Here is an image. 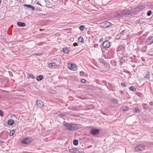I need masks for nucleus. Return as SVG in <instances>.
Returning a JSON list of instances; mask_svg holds the SVG:
<instances>
[{
    "mask_svg": "<svg viewBox=\"0 0 153 153\" xmlns=\"http://www.w3.org/2000/svg\"><path fill=\"white\" fill-rule=\"evenodd\" d=\"M79 43H83L84 42V39L82 36L80 37L78 40Z\"/></svg>",
    "mask_w": 153,
    "mask_h": 153,
    "instance_id": "aec40b11",
    "label": "nucleus"
},
{
    "mask_svg": "<svg viewBox=\"0 0 153 153\" xmlns=\"http://www.w3.org/2000/svg\"><path fill=\"white\" fill-rule=\"evenodd\" d=\"M4 143L3 141L0 140V143Z\"/></svg>",
    "mask_w": 153,
    "mask_h": 153,
    "instance_id": "09e8293b",
    "label": "nucleus"
},
{
    "mask_svg": "<svg viewBox=\"0 0 153 153\" xmlns=\"http://www.w3.org/2000/svg\"><path fill=\"white\" fill-rule=\"evenodd\" d=\"M15 132V131L14 129H13L11 131L9 134L10 136H12L13 135V134Z\"/></svg>",
    "mask_w": 153,
    "mask_h": 153,
    "instance_id": "a878e982",
    "label": "nucleus"
},
{
    "mask_svg": "<svg viewBox=\"0 0 153 153\" xmlns=\"http://www.w3.org/2000/svg\"><path fill=\"white\" fill-rule=\"evenodd\" d=\"M145 7V5L144 4H142L140 6L137 7L138 8L139 11H141Z\"/></svg>",
    "mask_w": 153,
    "mask_h": 153,
    "instance_id": "f3484780",
    "label": "nucleus"
},
{
    "mask_svg": "<svg viewBox=\"0 0 153 153\" xmlns=\"http://www.w3.org/2000/svg\"><path fill=\"white\" fill-rule=\"evenodd\" d=\"M14 123V120L12 119H10L8 120L7 123L9 126H12Z\"/></svg>",
    "mask_w": 153,
    "mask_h": 153,
    "instance_id": "4468645a",
    "label": "nucleus"
},
{
    "mask_svg": "<svg viewBox=\"0 0 153 153\" xmlns=\"http://www.w3.org/2000/svg\"><path fill=\"white\" fill-rule=\"evenodd\" d=\"M3 111L1 110H0V115L1 116H3Z\"/></svg>",
    "mask_w": 153,
    "mask_h": 153,
    "instance_id": "72a5a7b5",
    "label": "nucleus"
},
{
    "mask_svg": "<svg viewBox=\"0 0 153 153\" xmlns=\"http://www.w3.org/2000/svg\"><path fill=\"white\" fill-rule=\"evenodd\" d=\"M16 117V116L14 114H13L11 116V117Z\"/></svg>",
    "mask_w": 153,
    "mask_h": 153,
    "instance_id": "de8ad7c7",
    "label": "nucleus"
},
{
    "mask_svg": "<svg viewBox=\"0 0 153 153\" xmlns=\"http://www.w3.org/2000/svg\"><path fill=\"white\" fill-rule=\"evenodd\" d=\"M43 77L42 75H39L36 77V79L37 81H40L42 79Z\"/></svg>",
    "mask_w": 153,
    "mask_h": 153,
    "instance_id": "6ab92c4d",
    "label": "nucleus"
},
{
    "mask_svg": "<svg viewBox=\"0 0 153 153\" xmlns=\"http://www.w3.org/2000/svg\"><path fill=\"white\" fill-rule=\"evenodd\" d=\"M68 151L71 153H80L79 151L76 149H71L68 150Z\"/></svg>",
    "mask_w": 153,
    "mask_h": 153,
    "instance_id": "9b49d317",
    "label": "nucleus"
},
{
    "mask_svg": "<svg viewBox=\"0 0 153 153\" xmlns=\"http://www.w3.org/2000/svg\"><path fill=\"white\" fill-rule=\"evenodd\" d=\"M42 54H43V53H35L34 55H35L39 56H40V55H42Z\"/></svg>",
    "mask_w": 153,
    "mask_h": 153,
    "instance_id": "2f4dec72",
    "label": "nucleus"
},
{
    "mask_svg": "<svg viewBox=\"0 0 153 153\" xmlns=\"http://www.w3.org/2000/svg\"><path fill=\"white\" fill-rule=\"evenodd\" d=\"M145 22H145V21H143L142 22L141 21V22H140V24H143L144 23H145Z\"/></svg>",
    "mask_w": 153,
    "mask_h": 153,
    "instance_id": "c03bdc74",
    "label": "nucleus"
},
{
    "mask_svg": "<svg viewBox=\"0 0 153 153\" xmlns=\"http://www.w3.org/2000/svg\"><path fill=\"white\" fill-rule=\"evenodd\" d=\"M25 7H27L29 9H30L34 11V8L31 5H25Z\"/></svg>",
    "mask_w": 153,
    "mask_h": 153,
    "instance_id": "2eb2a0df",
    "label": "nucleus"
},
{
    "mask_svg": "<svg viewBox=\"0 0 153 153\" xmlns=\"http://www.w3.org/2000/svg\"><path fill=\"white\" fill-rule=\"evenodd\" d=\"M81 82L83 83H85L86 82V80L84 79H82Z\"/></svg>",
    "mask_w": 153,
    "mask_h": 153,
    "instance_id": "e433bc0d",
    "label": "nucleus"
},
{
    "mask_svg": "<svg viewBox=\"0 0 153 153\" xmlns=\"http://www.w3.org/2000/svg\"><path fill=\"white\" fill-rule=\"evenodd\" d=\"M100 62L103 63L104 62V60L103 59H101V60H100Z\"/></svg>",
    "mask_w": 153,
    "mask_h": 153,
    "instance_id": "a18cd8bd",
    "label": "nucleus"
},
{
    "mask_svg": "<svg viewBox=\"0 0 153 153\" xmlns=\"http://www.w3.org/2000/svg\"><path fill=\"white\" fill-rule=\"evenodd\" d=\"M129 89L130 91H135L136 90V88H135L133 86L130 87L129 88Z\"/></svg>",
    "mask_w": 153,
    "mask_h": 153,
    "instance_id": "4be33fe9",
    "label": "nucleus"
},
{
    "mask_svg": "<svg viewBox=\"0 0 153 153\" xmlns=\"http://www.w3.org/2000/svg\"><path fill=\"white\" fill-rule=\"evenodd\" d=\"M18 1H19L21 3H23L25 0H17Z\"/></svg>",
    "mask_w": 153,
    "mask_h": 153,
    "instance_id": "4c0bfd02",
    "label": "nucleus"
},
{
    "mask_svg": "<svg viewBox=\"0 0 153 153\" xmlns=\"http://www.w3.org/2000/svg\"><path fill=\"white\" fill-rule=\"evenodd\" d=\"M143 107L144 108L147 109L149 108V105L146 104H144L143 105Z\"/></svg>",
    "mask_w": 153,
    "mask_h": 153,
    "instance_id": "393cba45",
    "label": "nucleus"
},
{
    "mask_svg": "<svg viewBox=\"0 0 153 153\" xmlns=\"http://www.w3.org/2000/svg\"><path fill=\"white\" fill-rule=\"evenodd\" d=\"M120 93H121V94H123V91H120Z\"/></svg>",
    "mask_w": 153,
    "mask_h": 153,
    "instance_id": "8fccbe9b",
    "label": "nucleus"
},
{
    "mask_svg": "<svg viewBox=\"0 0 153 153\" xmlns=\"http://www.w3.org/2000/svg\"><path fill=\"white\" fill-rule=\"evenodd\" d=\"M110 45V42L108 41H105L103 44V46L106 48H109Z\"/></svg>",
    "mask_w": 153,
    "mask_h": 153,
    "instance_id": "1a4fd4ad",
    "label": "nucleus"
},
{
    "mask_svg": "<svg viewBox=\"0 0 153 153\" xmlns=\"http://www.w3.org/2000/svg\"><path fill=\"white\" fill-rule=\"evenodd\" d=\"M17 25L20 27H24L25 25V24L24 23L18 22H17Z\"/></svg>",
    "mask_w": 153,
    "mask_h": 153,
    "instance_id": "dca6fc26",
    "label": "nucleus"
},
{
    "mask_svg": "<svg viewBox=\"0 0 153 153\" xmlns=\"http://www.w3.org/2000/svg\"><path fill=\"white\" fill-rule=\"evenodd\" d=\"M121 85L123 87H126V85L125 84V83L124 82L121 83Z\"/></svg>",
    "mask_w": 153,
    "mask_h": 153,
    "instance_id": "473e14b6",
    "label": "nucleus"
},
{
    "mask_svg": "<svg viewBox=\"0 0 153 153\" xmlns=\"http://www.w3.org/2000/svg\"><path fill=\"white\" fill-rule=\"evenodd\" d=\"M139 109L138 108H136L135 109V111L136 112H138L139 111Z\"/></svg>",
    "mask_w": 153,
    "mask_h": 153,
    "instance_id": "ea45409f",
    "label": "nucleus"
},
{
    "mask_svg": "<svg viewBox=\"0 0 153 153\" xmlns=\"http://www.w3.org/2000/svg\"><path fill=\"white\" fill-rule=\"evenodd\" d=\"M29 76L30 78H31L33 79H34L35 78L34 76L32 74H29L28 75Z\"/></svg>",
    "mask_w": 153,
    "mask_h": 153,
    "instance_id": "cd10ccee",
    "label": "nucleus"
},
{
    "mask_svg": "<svg viewBox=\"0 0 153 153\" xmlns=\"http://www.w3.org/2000/svg\"><path fill=\"white\" fill-rule=\"evenodd\" d=\"M130 10L132 11V14L135 12H137L138 11H139L138 8L137 7H135L132 9H130Z\"/></svg>",
    "mask_w": 153,
    "mask_h": 153,
    "instance_id": "ddd939ff",
    "label": "nucleus"
},
{
    "mask_svg": "<svg viewBox=\"0 0 153 153\" xmlns=\"http://www.w3.org/2000/svg\"><path fill=\"white\" fill-rule=\"evenodd\" d=\"M99 132V130L98 129H92L90 132V133L91 135H95L98 134Z\"/></svg>",
    "mask_w": 153,
    "mask_h": 153,
    "instance_id": "423d86ee",
    "label": "nucleus"
},
{
    "mask_svg": "<svg viewBox=\"0 0 153 153\" xmlns=\"http://www.w3.org/2000/svg\"><path fill=\"white\" fill-rule=\"evenodd\" d=\"M124 16L127 17L128 16L131 15L132 14V11L130 10L123 11Z\"/></svg>",
    "mask_w": 153,
    "mask_h": 153,
    "instance_id": "0eeeda50",
    "label": "nucleus"
},
{
    "mask_svg": "<svg viewBox=\"0 0 153 153\" xmlns=\"http://www.w3.org/2000/svg\"><path fill=\"white\" fill-rule=\"evenodd\" d=\"M113 101L115 103H117L118 102L117 100L116 99H113Z\"/></svg>",
    "mask_w": 153,
    "mask_h": 153,
    "instance_id": "c9c22d12",
    "label": "nucleus"
},
{
    "mask_svg": "<svg viewBox=\"0 0 153 153\" xmlns=\"http://www.w3.org/2000/svg\"><path fill=\"white\" fill-rule=\"evenodd\" d=\"M80 75H81L82 76V75H83V74H84V73H83V72H82V71H81V72H80Z\"/></svg>",
    "mask_w": 153,
    "mask_h": 153,
    "instance_id": "37998d69",
    "label": "nucleus"
},
{
    "mask_svg": "<svg viewBox=\"0 0 153 153\" xmlns=\"http://www.w3.org/2000/svg\"><path fill=\"white\" fill-rule=\"evenodd\" d=\"M36 106H37L38 107L40 108H42L44 105L43 102L40 100H38L36 102V104H35Z\"/></svg>",
    "mask_w": 153,
    "mask_h": 153,
    "instance_id": "39448f33",
    "label": "nucleus"
},
{
    "mask_svg": "<svg viewBox=\"0 0 153 153\" xmlns=\"http://www.w3.org/2000/svg\"><path fill=\"white\" fill-rule=\"evenodd\" d=\"M73 45L74 46H77L78 45V44L76 42H75L73 44Z\"/></svg>",
    "mask_w": 153,
    "mask_h": 153,
    "instance_id": "a19ab883",
    "label": "nucleus"
},
{
    "mask_svg": "<svg viewBox=\"0 0 153 153\" xmlns=\"http://www.w3.org/2000/svg\"><path fill=\"white\" fill-rule=\"evenodd\" d=\"M68 68L70 70L75 71L77 69V66L74 64L69 63L67 65Z\"/></svg>",
    "mask_w": 153,
    "mask_h": 153,
    "instance_id": "20e7f679",
    "label": "nucleus"
},
{
    "mask_svg": "<svg viewBox=\"0 0 153 153\" xmlns=\"http://www.w3.org/2000/svg\"><path fill=\"white\" fill-rule=\"evenodd\" d=\"M150 77V73L149 72H148L147 73V74H146L145 78V79H149Z\"/></svg>",
    "mask_w": 153,
    "mask_h": 153,
    "instance_id": "412c9836",
    "label": "nucleus"
},
{
    "mask_svg": "<svg viewBox=\"0 0 153 153\" xmlns=\"http://www.w3.org/2000/svg\"><path fill=\"white\" fill-rule=\"evenodd\" d=\"M73 143L74 145L77 146L78 144V141L77 140H73Z\"/></svg>",
    "mask_w": 153,
    "mask_h": 153,
    "instance_id": "b1692460",
    "label": "nucleus"
},
{
    "mask_svg": "<svg viewBox=\"0 0 153 153\" xmlns=\"http://www.w3.org/2000/svg\"><path fill=\"white\" fill-rule=\"evenodd\" d=\"M30 140L29 139L26 138L22 140V142L24 144H28L30 143Z\"/></svg>",
    "mask_w": 153,
    "mask_h": 153,
    "instance_id": "9d476101",
    "label": "nucleus"
},
{
    "mask_svg": "<svg viewBox=\"0 0 153 153\" xmlns=\"http://www.w3.org/2000/svg\"><path fill=\"white\" fill-rule=\"evenodd\" d=\"M55 65V64L54 63H51L48 64V66L50 68H51L52 67H54Z\"/></svg>",
    "mask_w": 153,
    "mask_h": 153,
    "instance_id": "a211bd4d",
    "label": "nucleus"
},
{
    "mask_svg": "<svg viewBox=\"0 0 153 153\" xmlns=\"http://www.w3.org/2000/svg\"><path fill=\"white\" fill-rule=\"evenodd\" d=\"M128 107L125 106L123 108V111H126L127 110H128Z\"/></svg>",
    "mask_w": 153,
    "mask_h": 153,
    "instance_id": "c756f323",
    "label": "nucleus"
},
{
    "mask_svg": "<svg viewBox=\"0 0 153 153\" xmlns=\"http://www.w3.org/2000/svg\"><path fill=\"white\" fill-rule=\"evenodd\" d=\"M1 0H0V3H1Z\"/></svg>",
    "mask_w": 153,
    "mask_h": 153,
    "instance_id": "864d4df0",
    "label": "nucleus"
},
{
    "mask_svg": "<svg viewBox=\"0 0 153 153\" xmlns=\"http://www.w3.org/2000/svg\"><path fill=\"white\" fill-rule=\"evenodd\" d=\"M145 149V146L144 145L139 144L135 148V151L138 152L142 151Z\"/></svg>",
    "mask_w": 153,
    "mask_h": 153,
    "instance_id": "f03ea898",
    "label": "nucleus"
},
{
    "mask_svg": "<svg viewBox=\"0 0 153 153\" xmlns=\"http://www.w3.org/2000/svg\"><path fill=\"white\" fill-rule=\"evenodd\" d=\"M85 28V26L83 25H81L79 27V29L81 31L83 30Z\"/></svg>",
    "mask_w": 153,
    "mask_h": 153,
    "instance_id": "bb28decb",
    "label": "nucleus"
},
{
    "mask_svg": "<svg viewBox=\"0 0 153 153\" xmlns=\"http://www.w3.org/2000/svg\"><path fill=\"white\" fill-rule=\"evenodd\" d=\"M111 25V24L108 22L105 21L100 23V26L101 27L107 28L109 27Z\"/></svg>",
    "mask_w": 153,
    "mask_h": 153,
    "instance_id": "f257e3e1",
    "label": "nucleus"
},
{
    "mask_svg": "<svg viewBox=\"0 0 153 153\" xmlns=\"http://www.w3.org/2000/svg\"><path fill=\"white\" fill-rule=\"evenodd\" d=\"M149 104L151 105H153V102H151L149 103Z\"/></svg>",
    "mask_w": 153,
    "mask_h": 153,
    "instance_id": "49530a36",
    "label": "nucleus"
},
{
    "mask_svg": "<svg viewBox=\"0 0 153 153\" xmlns=\"http://www.w3.org/2000/svg\"><path fill=\"white\" fill-rule=\"evenodd\" d=\"M123 12H120L117 13L116 15H114V16L116 17H120L124 16Z\"/></svg>",
    "mask_w": 153,
    "mask_h": 153,
    "instance_id": "f8f14e48",
    "label": "nucleus"
},
{
    "mask_svg": "<svg viewBox=\"0 0 153 153\" xmlns=\"http://www.w3.org/2000/svg\"><path fill=\"white\" fill-rule=\"evenodd\" d=\"M39 30H40V31H41V30H42L41 29H40Z\"/></svg>",
    "mask_w": 153,
    "mask_h": 153,
    "instance_id": "603ef678",
    "label": "nucleus"
},
{
    "mask_svg": "<svg viewBox=\"0 0 153 153\" xmlns=\"http://www.w3.org/2000/svg\"><path fill=\"white\" fill-rule=\"evenodd\" d=\"M63 125L65 126H66L67 128V126H68L69 125V124H68L67 123H65V122L63 123Z\"/></svg>",
    "mask_w": 153,
    "mask_h": 153,
    "instance_id": "f704fd0d",
    "label": "nucleus"
},
{
    "mask_svg": "<svg viewBox=\"0 0 153 153\" xmlns=\"http://www.w3.org/2000/svg\"><path fill=\"white\" fill-rule=\"evenodd\" d=\"M152 13V12L151 10H149L148 11L147 15L148 16H150Z\"/></svg>",
    "mask_w": 153,
    "mask_h": 153,
    "instance_id": "7c9ffc66",
    "label": "nucleus"
},
{
    "mask_svg": "<svg viewBox=\"0 0 153 153\" xmlns=\"http://www.w3.org/2000/svg\"><path fill=\"white\" fill-rule=\"evenodd\" d=\"M103 40V38H101V39H100V40H99V42H102Z\"/></svg>",
    "mask_w": 153,
    "mask_h": 153,
    "instance_id": "79ce46f5",
    "label": "nucleus"
},
{
    "mask_svg": "<svg viewBox=\"0 0 153 153\" xmlns=\"http://www.w3.org/2000/svg\"><path fill=\"white\" fill-rule=\"evenodd\" d=\"M146 42L148 45H151L153 43V36H151L146 40Z\"/></svg>",
    "mask_w": 153,
    "mask_h": 153,
    "instance_id": "6e6552de",
    "label": "nucleus"
},
{
    "mask_svg": "<svg viewBox=\"0 0 153 153\" xmlns=\"http://www.w3.org/2000/svg\"><path fill=\"white\" fill-rule=\"evenodd\" d=\"M67 128L70 130L74 131L78 129V128L76 125L71 124L67 126Z\"/></svg>",
    "mask_w": 153,
    "mask_h": 153,
    "instance_id": "7ed1b4c3",
    "label": "nucleus"
},
{
    "mask_svg": "<svg viewBox=\"0 0 153 153\" xmlns=\"http://www.w3.org/2000/svg\"><path fill=\"white\" fill-rule=\"evenodd\" d=\"M125 61V59L124 57H122L120 59V62L121 63H123Z\"/></svg>",
    "mask_w": 153,
    "mask_h": 153,
    "instance_id": "c85d7f7f",
    "label": "nucleus"
},
{
    "mask_svg": "<svg viewBox=\"0 0 153 153\" xmlns=\"http://www.w3.org/2000/svg\"><path fill=\"white\" fill-rule=\"evenodd\" d=\"M37 4H39V5H41H41L40 4L38 3V2H37Z\"/></svg>",
    "mask_w": 153,
    "mask_h": 153,
    "instance_id": "3c124183",
    "label": "nucleus"
},
{
    "mask_svg": "<svg viewBox=\"0 0 153 153\" xmlns=\"http://www.w3.org/2000/svg\"><path fill=\"white\" fill-rule=\"evenodd\" d=\"M63 51L65 53H67L68 51V49L67 48H63Z\"/></svg>",
    "mask_w": 153,
    "mask_h": 153,
    "instance_id": "5701e85b",
    "label": "nucleus"
},
{
    "mask_svg": "<svg viewBox=\"0 0 153 153\" xmlns=\"http://www.w3.org/2000/svg\"><path fill=\"white\" fill-rule=\"evenodd\" d=\"M98 45L97 44H94V47L95 48H97L98 47Z\"/></svg>",
    "mask_w": 153,
    "mask_h": 153,
    "instance_id": "58836bf2",
    "label": "nucleus"
}]
</instances>
